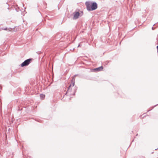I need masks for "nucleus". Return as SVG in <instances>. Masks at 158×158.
Here are the masks:
<instances>
[{
    "label": "nucleus",
    "instance_id": "6",
    "mask_svg": "<svg viewBox=\"0 0 158 158\" xmlns=\"http://www.w3.org/2000/svg\"><path fill=\"white\" fill-rule=\"evenodd\" d=\"M40 97L42 98H44L45 95L43 94H41L40 95Z\"/></svg>",
    "mask_w": 158,
    "mask_h": 158
},
{
    "label": "nucleus",
    "instance_id": "4",
    "mask_svg": "<svg viewBox=\"0 0 158 158\" xmlns=\"http://www.w3.org/2000/svg\"><path fill=\"white\" fill-rule=\"evenodd\" d=\"M103 69V67L102 66H100L98 68L93 69V70L97 72H99L102 71Z\"/></svg>",
    "mask_w": 158,
    "mask_h": 158
},
{
    "label": "nucleus",
    "instance_id": "1",
    "mask_svg": "<svg viewBox=\"0 0 158 158\" xmlns=\"http://www.w3.org/2000/svg\"><path fill=\"white\" fill-rule=\"evenodd\" d=\"M87 9L89 11L93 10L96 9L98 7L97 4L96 2H86L85 3Z\"/></svg>",
    "mask_w": 158,
    "mask_h": 158
},
{
    "label": "nucleus",
    "instance_id": "2",
    "mask_svg": "<svg viewBox=\"0 0 158 158\" xmlns=\"http://www.w3.org/2000/svg\"><path fill=\"white\" fill-rule=\"evenodd\" d=\"M74 83L72 82L69 86L66 94L68 95H74L75 94V91L74 89H72V87H73Z\"/></svg>",
    "mask_w": 158,
    "mask_h": 158
},
{
    "label": "nucleus",
    "instance_id": "5",
    "mask_svg": "<svg viewBox=\"0 0 158 158\" xmlns=\"http://www.w3.org/2000/svg\"><path fill=\"white\" fill-rule=\"evenodd\" d=\"M80 15V13L79 12H76L74 15L73 17V19H77Z\"/></svg>",
    "mask_w": 158,
    "mask_h": 158
},
{
    "label": "nucleus",
    "instance_id": "7",
    "mask_svg": "<svg viewBox=\"0 0 158 158\" xmlns=\"http://www.w3.org/2000/svg\"><path fill=\"white\" fill-rule=\"evenodd\" d=\"M157 50H158V45L157 47Z\"/></svg>",
    "mask_w": 158,
    "mask_h": 158
},
{
    "label": "nucleus",
    "instance_id": "3",
    "mask_svg": "<svg viewBox=\"0 0 158 158\" xmlns=\"http://www.w3.org/2000/svg\"><path fill=\"white\" fill-rule=\"evenodd\" d=\"M32 59H29L26 60L24 62L21 64V66L22 67L28 65L32 61Z\"/></svg>",
    "mask_w": 158,
    "mask_h": 158
}]
</instances>
